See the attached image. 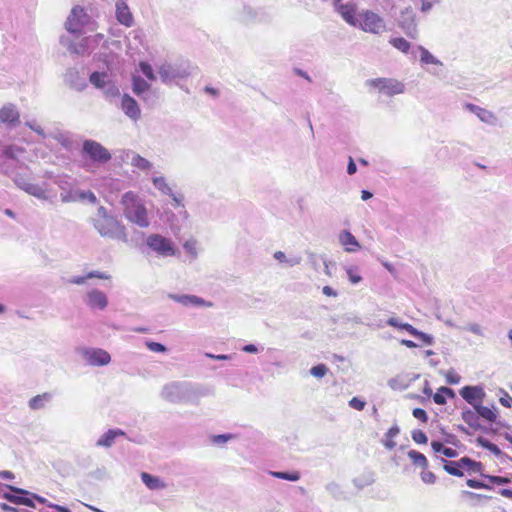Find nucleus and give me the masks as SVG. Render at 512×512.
I'll use <instances>...</instances> for the list:
<instances>
[{"instance_id": "nucleus-2", "label": "nucleus", "mask_w": 512, "mask_h": 512, "mask_svg": "<svg viewBox=\"0 0 512 512\" xmlns=\"http://www.w3.org/2000/svg\"><path fill=\"white\" fill-rule=\"evenodd\" d=\"M90 223L102 237L127 241L125 226L104 206L98 207Z\"/></svg>"}, {"instance_id": "nucleus-61", "label": "nucleus", "mask_w": 512, "mask_h": 512, "mask_svg": "<svg viewBox=\"0 0 512 512\" xmlns=\"http://www.w3.org/2000/svg\"><path fill=\"white\" fill-rule=\"evenodd\" d=\"M499 393H500V397H499L500 404L506 408H510L512 406V397L503 389H500Z\"/></svg>"}, {"instance_id": "nucleus-44", "label": "nucleus", "mask_w": 512, "mask_h": 512, "mask_svg": "<svg viewBox=\"0 0 512 512\" xmlns=\"http://www.w3.org/2000/svg\"><path fill=\"white\" fill-rule=\"evenodd\" d=\"M154 187L164 195H172V189L168 185L163 176H155L152 178Z\"/></svg>"}, {"instance_id": "nucleus-48", "label": "nucleus", "mask_w": 512, "mask_h": 512, "mask_svg": "<svg viewBox=\"0 0 512 512\" xmlns=\"http://www.w3.org/2000/svg\"><path fill=\"white\" fill-rule=\"evenodd\" d=\"M410 335L416 337L426 345H432L434 343V337L432 335L424 333L415 327H413Z\"/></svg>"}, {"instance_id": "nucleus-54", "label": "nucleus", "mask_w": 512, "mask_h": 512, "mask_svg": "<svg viewBox=\"0 0 512 512\" xmlns=\"http://www.w3.org/2000/svg\"><path fill=\"white\" fill-rule=\"evenodd\" d=\"M141 72L151 81L156 79L152 66L148 62H140L139 64Z\"/></svg>"}, {"instance_id": "nucleus-43", "label": "nucleus", "mask_w": 512, "mask_h": 512, "mask_svg": "<svg viewBox=\"0 0 512 512\" xmlns=\"http://www.w3.org/2000/svg\"><path fill=\"white\" fill-rule=\"evenodd\" d=\"M460 463L463 464V468H466L470 473H480L482 472L483 465L481 462H476L469 457H462L460 459Z\"/></svg>"}, {"instance_id": "nucleus-21", "label": "nucleus", "mask_w": 512, "mask_h": 512, "mask_svg": "<svg viewBox=\"0 0 512 512\" xmlns=\"http://www.w3.org/2000/svg\"><path fill=\"white\" fill-rule=\"evenodd\" d=\"M20 113L12 103L5 104L0 109V122L15 126L19 122Z\"/></svg>"}, {"instance_id": "nucleus-42", "label": "nucleus", "mask_w": 512, "mask_h": 512, "mask_svg": "<svg viewBox=\"0 0 512 512\" xmlns=\"http://www.w3.org/2000/svg\"><path fill=\"white\" fill-rule=\"evenodd\" d=\"M389 44L404 54H407L411 48L410 42L403 37H392L389 40Z\"/></svg>"}, {"instance_id": "nucleus-11", "label": "nucleus", "mask_w": 512, "mask_h": 512, "mask_svg": "<svg viewBox=\"0 0 512 512\" xmlns=\"http://www.w3.org/2000/svg\"><path fill=\"white\" fill-rule=\"evenodd\" d=\"M81 355L92 366H105L110 363V354L101 348H83Z\"/></svg>"}, {"instance_id": "nucleus-5", "label": "nucleus", "mask_w": 512, "mask_h": 512, "mask_svg": "<svg viewBox=\"0 0 512 512\" xmlns=\"http://www.w3.org/2000/svg\"><path fill=\"white\" fill-rule=\"evenodd\" d=\"M366 86L376 89L380 94L385 96H395L404 93L405 85L401 81L394 78H375L368 79Z\"/></svg>"}, {"instance_id": "nucleus-34", "label": "nucleus", "mask_w": 512, "mask_h": 512, "mask_svg": "<svg viewBox=\"0 0 512 512\" xmlns=\"http://www.w3.org/2000/svg\"><path fill=\"white\" fill-rule=\"evenodd\" d=\"M64 41H65L64 38H62L61 42L64 45H66V43ZM67 49L71 53L76 54V55H84V54H89L91 52V50L89 49L88 45L86 44L85 38H83L78 43H74V42L67 43Z\"/></svg>"}, {"instance_id": "nucleus-18", "label": "nucleus", "mask_w": 512, "mask_h": 512, "mask_svg": "<svg viewBox=\"0 0 512 512\" xmlns=\"http://www.w3.org/2000/svg\"><path fill=\"white\" fill-rule=\"evenodd\" d=\"M168 298L185 306V307H190V306H197V307H200V306H206V307H211L212 306V303L211 302H207L205 301L203 298L199 297V296H196V295H189V294H172L170 293L168 295Z\"/></svg>"}, {"instance_id": "nucleus-22", "label": "nucleus", "mask_w": 512, "mask_h": 512, "mask_svg": "<svg viewBox=\"0 0 512 512\" xmlns=\"http://www.w3.org/2000/svg\"><path fill=\"white\" fill-rule=\"evenodd\" d=\"M338 240L344 250L349 253L356 252L361 247L359 241L348 230H342L338 235Z\"/></svg>"}, {"instance_id": "nucleus-60", "label": "nucleus", "mask_w": 512, "mask_h": 512, "mask_svg": "<svg viewBox=\"0 0 512 512\" xmlns=\"http://www.w3.org/2000/svg\"><path fill=\"white\" fill-rule=\"evenodd\" d=\"M482 476L485 477L486 479H488L489 482L492 484L506 485V484L510 483V479L507 477L495 476V475H483V474H482Z\"/></svg>"}, {"instance_id": "nucleus-4", "label": "nucleus", "mask_w": 512, "mask_h": 512, "mask_svg": "<svg viewBox=\"0 0 512 512\" xmlns=\"http://www.w3.org/2000/svg\"><path fill=\"white\" fill-rule=\"evenodd\" d=\"M192 73V66L188 62L162 63L158 66V74L161 81L172 84L180 79H185Z\"/></svg>"}, {"instance_id": "nucleus-30", "label": "nucleus", "mask_w": 512, "mask_h": 512, "mask_svg": "<svg viewBox=\"0 0 512 512\" xmlns=\"http://www.w3.org/2000/svg\"><path fill=\"white\" fill-rule=\"evenodd\" d=\"M110 275L104 272L100 271H91L88 272L86 275L83 276H73L71 279H69V282L76 285H82L84 284L88 279L91 278H99V279H110Z\"/></svg>"}, {"instance_id": "nucleus-38", "label": "nucleus", "mask_w": 512, "mask_h": 512, "mask_svg": "<svg viewBox=\"0 0 512 512\" xmlns=\"http://www.w3.org/2000/svg\"><path fill=\"white\" fill-rule=\"evenodd\" d=\"M150 89V84L139 76L132 78V90L137 96H141Z\"/></svg>"}, {"instance_id": "nucleus-56", "label": "nucleus", "mask_w": 512, "mask_h": 512, "mask_svg": "<svg viewBox=\"0 0 512 512\" xmlns=\"http://www.w3.org/2000/svg\"><path fill=\"white\" fill-rule=\"evenodd\" d=\"M145 345L152 352L164 353L167 351V347L159 342L148 340L145 342Z\"/></svg>"}, {"instance_id": "nucleus-39", "label": "nucleus", "mask_w": 512, "mask_h": 512, "mask_svg": "<svg viewBox=\"0 0 512 512\" xmlns=\"http://www.w3.org/2000/svg\"><path fill=\"white\" fill-rule=\"evenodd\" d=\"M29 195H32L40 200H47L48 199V193L44 186L31 183L30 186L27 187V191Z\"/></svg>"}, {"instance_id": "nucleus-63", "label": "nucleus", "mask_w": 512, "mask_h": 512, "mask_svg": "<svg viewBox=\"0 0 512 512\" xmlns=\"http://www.w3.org/2000/svg\"><path fill=\"white\" fill-rule=\"evenodd\" d=\"M13 181L17 187L24 190L25 192L27 191V187L30 186V184H31V182H29L25 177L20 176V175H16L13 178Z\"/></svg>"}, {"instance_id": "nucleus-6", "label": "nucleus", "mask_w": 512, "mask_h": 512, "mask_svg": "<svg viewBox=\"0 0 512 512\" xmlns=\"http://www.w3.org/2000/svg\"><path fill=\"white\" fill-rule=\"evenodd\" d=\"M358 21L359 24H356V28H360L364 32L381 34L386 31L384 19L371 10H365L359 13Z\"/></svg>"}, {"instance_id": "nucleus-9", "label": "nucleus", "mask_w": 512, "mask_h": 512, "mask_svg": "<svg viewBox=\"0 0 512 512\" xmlns=\"http://www.w3.org/2000/svg\"><path fill=\"white\" fill-rule=\"evenodd\" d=\"M397 24L407 37L411 39H416L418 37L416 14L412 7H406L401 10L397 19Z\"/></svg>"}, {"instance_id": "nucleus-23", "label": "nucleus", "mask_w": 512, "mask_h": 512, "mask_svg": "<svg viewBox=\"0 0 512 512\" xmlns=\"http://www.w3.org/2000/svg\"><path fill=\"white\" fill-rule=\"evenodd\" d=\"M465 109L475 114L484 123L494 124L496 121V117L491 111L480 106H477L475 104L466 103Z\"/></svg>"}, {"instance_id": "nucleus-27", "label": "nucleus", "mask_w": 512, "mask_h": 512, "mask_svg": "<svg viewBox=\"0 0 512 512\" xmlns=\"http://www.w3.org/2000/svg\"><path fill=\"white\" fill-rule=\"evenodd\" d=\"M141 480L150 490H161L167 487V484L160 477L147 472L141 473Z\"/></svg>"}, {"instance_id": "nucleus-1", "label": "nucleus", "mask_w": 512, "mask_h": 512, "mask_svg": "<svg viewBox=\"0 0 512 512\" xmlns=\"http://www.w3.org/2000/svg\"><path fill=\"white\" fill-rule=\"evenodd\" d=\"M210 394L208 388L195 386L186 381H174L163 386L161 397L170 403L198 404L201 397Z\"/></svg>"}, {"instance_id": "nucleus-20", "label": "nucleus", "mask_w": 512, "mask_h": 512, "mask_svg": "<svg viewBox=\"0 0 512 512\" xmlns=\"http://www.w3.org/2000/svg\"><path fill=\"white\" fill-rule=\"evenodd\" d=\"M125 435L126 433L119 428L109 429L98 438L95 446L108 449L114 445L115 440L118 437H123Z\"/></svg>"}, {"instance_id": "nucleus-62", "label": "nucleus", "mask_w": 512, "mask_h": 512, "mask_svg": "<svg viewBox=\"0 0 512 512\" xmlns=\"http://www.w3.org/2000/svg\"><path fill=\"white\" fill-rule=\"evenodd\" d=\"M25 125L29 127L32 131L37 133L39 136L45 138L46 135L43 128L35 120L26 121Z\"/></svg>"}, {"instance_id": "nucleus-37", "label": "nucleus", "mask_w": 512, "mask_h": 512, "mask_svg": "<svg viewBox=\"0 0 512 512\" xmlns=\"http://www.w3.org/2000/svg\"><path fill=\"white\" fill-rule=\"evenodd\" d=\"M131 165L144 172L150 171L153 167V164L149 160L139 154H133L131 157Z\"/></svg>"}, {"instance_id": "nucleus-19", "label": "nucleus", "mask_w": 512, "mask_h": 512, "mask_svg": "<svg viewBox=\"0 0 512 512\" xmlns=\"http://www.w3.org/2000/svg\"><path fill=\"white\" fill-rule=\"evenodd\" d=\"M86 304L91 309L104 310L108 306V298L101 290L92 289L87 293Z\"/></svg>"}, {"instance_id": "nucleus-51", "label": "nucleus", "mask_w": 512, "mask_h": 512, "mask_svg": "<svg viewBox=\"0 0 512 512\" xmlns=\"http://www.w3.org/2000/svg\"><path fill=\"white\" fill-rule=\"evenodd\" d=\"M56 140L67 150H72L74 148L75 143L72 140V138L67 134L60 133L56 137Z\"/></svg>"}, {"instance_id": "nucleus-41", "label": "nucleus", "mask_w": 512, "mask_h": 512, "mask_svg": "<svg viewBox=\"0 0 512 512\" xmlns=\"http://www.w3.org/2000/svg\"><path fill=\"white\" fill-rule=\"evenodd\" d=\"M408 457L416 467L425 469L428 466V460L426 456L416 450H410L408 452Z\"/></svg>"}, {"instance_id": "nucleus-25", "label": "nucleus", "mask_w": 512, "mask_h": 512, "mask_svg": "<svg viewBox=\"0 0 512 512\" xmlns=\"http://www.w3.org/2000/svg\"><path fill=\"white\" fill-rule=\"evenodd\" d=\"M85 40H86V44L88 45V47L91 51L94 50L98 46H101L102 48L107 50V49H109L110 44L111 45L119 44V42L115 41V40H112V41L106 40L104 35L101 33H97L95 35L85 37Z\"/></svg>"}, {"instance_id": "nucleus-24", "label": "nucleus", "mask_w": 512, "mask_h": 512, "mask_svg": "<svg viewBox=\"0 0 512 512\" xmlns=\"http://www.w3.org/2000/svg\"><path fill=\"white\" fill-rule=\"evenodd\" d=\"M461 418L470 428L486 431V428L480 424L479 416L474 409L464 407L461 412Z\"/></svg>"}, {"instance_id": "nucleus-52", "label": "nucleus", "mask_w": 512, "mask_h": 512, "mask_svg": "<svg viewBox=\"0 0 512 512\" xmlns=\"http://www.w3.org/2000/svg\"><path fill=\"white\" fill-rule=\"evenodd\" d=\"M60 199L63 203L77 202V190L67 189L61 192Z\"/></svg>"}, {"instance_id": "nucleus-35", "label": "nucleus", "mask_w": 512, "mask_h": 512, "mask_svg": "<svg viewBox=\"0 0 512 512\" xmlns=\"http://www.w3.org/2000/svg\"><path fill=\"white\" fill-rule=\"evenodd\" d=\"M417 49L420 52V61L422 64L443 66V63L436 58L428 49L423 46H418Z\"/></svg>"}, {"instance_id": "nucleus-13", "label": "nucleus", "mask_w": 512, "mask_h": 512, "mask_svg": "<svg viewBox=\"0 0 512 512\" xmlns=\"http://www.w3.org/2000/svg\"><path fill=\"white\" fill-rule=\"evenodd\" d=\"M335 10L340 14L343 20L349 25L356 27L359 24V13H357V6L354 3H341V1L334 0Z\"/></svg>"}, {"instance_id": "nucleus-31", "label": "nucleus", "mask_w": 512, "mask_h": 512, "mask_svg": "<svg viewBox=\"0 0 512 512\" xmlns=\"http://www.w3.org/2000/svg\"><path fill=\"white\" fill-rule=\"evenodd\" d=\"M53 396L49 392L36 395L29 400V408L32 410H40L45 407L46 403L52 400Z\"/></svg>"}, {"instance_id": "nucleus-46", "label": "nucleus", "mask_w": 512, "mask_h": 512, "mask_svg": "<svg viewBox=\"0 0 512 512\" xmlns=\"http://www.w3.org/2000/svg\"><path fill=\"white\" fill-rule=\"evenodd\" d=\"M386 324L391 326V327H394V328H397L399 330H404L406 332H408L409 334H411V331L413 329L414 326H412L411 324L409 323H405V322H402L399 318L397 317H390L387 321H386Z\"/></svg>"}, {"instance_id": "nucleus-45", "label": "nucleus", "mask_w": 512, "mask_h": 512, "mask_svg": "<svg viewBox=\"0 0 512 512\" xmlns=\"http://www.w3.org/2000/svg\"><path fill=\"white\" fill-rule=\"evenodd\" d=\"M270 474L278 479L296 482L300 479V473L298 471H272Z\"/></svg>"}, {"instance_id": "nucleus-10", "label": "nucleus", "mask_w": 512, "mask_h": 512, "mask_svg": "<svg viewBox=\"0 0 512 512\" xmlns=\"http://www.w3.org/2000/svg\"><path fill=\"white\" fill-rule=\"evenodd\" d=\"M88 15L80 6H75L67 18L65 27L69 33L81 34L83 27L88 22Z\"/></svg>"}, {"instance_id": "nucleus-47", "label": "nucleus", "mask_w": 512, "mask_h": 512, "mask_svg": "<svg viewBox=\"0 0 512 512\" xmlns=\"http://www.w3.org/2000/svg\"><path fill=\"white\" fill-rule=\"evenodd\" d=\"M183 248L192 259H196L198 257V242L195 239L185 241Z\"/></svg>"}, {"instance_id": "nucleus-3", "label": "nucleus", "mask_w": 512, "mask_h": 512, "mask_svg": "<svg viewBox=\"0 0 512 512\" xmlns=\"http://www.w3.org/2000/svg\"><path fill=\"white\" fill-rule=\"evenodd\" d=\"M121 204L123 205V214L132 224L140 228L150 226V218L144 201L134 192L128 191L122 195Z\"/></svg>"}, {"instance_id": "nucleus-57", "label": "nucleus", "mask_w": 512, "mask_h": 512, "mask_svg": "<svg viewBox=\"0 0 512 512\" xmlns=\"http://www.w3.org/2000/svg\"><path fill=\"white\" fill-rule=\"evenodd\" d=\"M411 436L413 441L417 444H426L428 442V437L422 430H413Z\"/></svg>"}, {"instance_id": "nucleus-58", "label": "nucleus", "mask_w": 512, "mask_h": 512, "mask_svg": "<svg viewBox=\"0 0 512 512\" xmlns=\"http://www.w3.org/2000/svg\"><path fill=\"white\" fill-rule=\"evenodd\" d=\"M346 273H347L349 281L352 284H358L359 282H361L362 277L358 274L357 268H355V267H348L346 269Z\"/></svg>"}, {"instance_id": "nucleus-36", "label": "nucleus", "mask_w": 512, "mask_h": 512, "mask_svg": "<svg viewBox=\"0 0 512 512\" xmlns=\"http://www.w3.org/2000/svg\"><path fill=\"white\" fill-rule=\"evenodd\" d=\"M443 463H444V470L450 474V475H453V476H457V477H462L464 474H463V464L460 463V460L458 461H449V460H445V459H442Z\"/></svg>"}, {"instance_id": "nucleus-50", "label": "nucleus", "mask_w": 512, "mask_h": 512, "mask_svg": "<svg viewBox=\"0 0 512 512\" xmlns=\"http://www.w3.org/2000/svg\"><path fill=\"white\" fill-rule=\"evenodd\" d=\"M274 258L277 259L280 262H286L291 267L299 264L300 261H301V258H299V257L287 259L285 253L282 252V251L275 252Z\"/></svg>"}, {"instance_id": "nucleus-53", "label": "nucleus", "mask_w": 512, "mask_h": 512, "mask_svg": "<svg viewBox=\"0 0 512 512\" xmlns=\"http://www.w3.org/2000/svg\"><path fill=\"white\" fill-rule=\"evenodd\" d=\"M234 438H235L234 434H230V433L218 434V435H213L211 437V441L215 445H222V444H225L226 442H228L229 440H232Z\"/></svg>"}, {"instance_id": "nucleus-12", "label": "nucleus", "mask_w": 512, "mask_h": 512, "mask_svg": "<svg viewBox=\"0 0 512 512\" xmlns=\"http://www.w3.org/2000/svg\"><path fill=\"white\" fill-rule=\"evenodd\" d=\"M242 20L247 24L269 23L272 20V15L265 8L245 6L242 12Z\"/></svg>"}, {"instance_id": "nucleus-15", "label": "nucleus", "mask_w": 512, "mask_h": 512, "mask_svg": "<svg viewBox=\"0 0 512 512\" xmlns=\"http://www.w3.org/2000/svg\"><path fill=\"white\" fill-rule=\"evenodd\" d=\"M24 492L25 493H15V492L10 493V492H8V494L4 495V499H6L7 501H9L11 503L25 505L28 507H34V503H33L32 499H36L40 503L44 502V498H42L36 494H31L26 490H24Z\"/></svg>"}, {"instance_id": "nucleus-16", "label": "nucleus", "mask_w": 512, "mask_h": 512, "mask_svg": "<svg viewBox=\"0 0 512 512\" xmlns=\"http://www.w3.org/2000/svg\"><path fill=\"white\" fill-rule=\"evenodd\" d=\"M123 113L132 121L136 122L140 119L141 110L137 101L128 94H124L120 104Z\"/></svg>"}, {"instance_id": "nucleus-33", "label": "nucleus", "mask_w": 512, "mask_h": 512, "mask_svg": "<svg viewBox=\"0 0 512 512\" xmlns=\"http://www.w3.org/2000/svg\"><path fill=\"white\" fill-rule=\"evenodd\" d=\"M400 433V428L395 422L393 426L385 433V438L382 440V444L388 450H393L396 446V442L393 440Z\"/></svg>"}, {"instance_id": "nucleus-8", "label": "nucleus", "mask_w": 512, "mask_h": 512, "mask_svg": "<svg viewBox=\"0 0 512 512\" xmlns=\"http://www.w3.org/2000/svg\"><path fill=\"white\" fill-rule=\"evenodd\" d=\"M82 154L96 163H106L111 159L110 152L102 144L90 139L83 142Z\"/></svg>"}, {"instance_id": "nucleus-14", "label": "nucleus", "mask_w": 512, "mask_h": 512, "mask_svg": "<svg viewBox=\"0 0 512 512\" xmlns=\"http://www.w3.org/2000/svg\"><path fill=\"white\" fill-rule=\"evenodd\" d=\"M459 394L469 405L472 406V408H475V406L483 403V400L486 396L483 387L479 385L464 386L459 390Z\"/></svg>"}, {"instance_id": "nucleus-59", "label": "nucleus", "mask_w": 512, "mask_h": 512, "mask_svg": "<svg viewBox=\"0 0 512 512\" xmlns=\"http://www.w3.org/2000/svg\"><path fill=\"white\" fill-rule=\"evenodd\" d=\"M104 90V94L108 97V98H113V97H116L120 94V91L118 89V87L112 83L111 81H109L106 85V87L103 89Z\"/></svg>"}, {"instance_id": "nucleus-26", "label": "nucleus", "mask_w": 512, "mask_h": 512, "mask_svg": "<svg viewBox=\"0 0 512 512\" xmlns=\"http://www.w3.org/2000/svg\"><path fill=\"white\" fill-rule=\"evenodd\" d=\"M65 81L70 85L71 88L81 91L86 87V82L80 77L79 72L76 69H69L65 74Z\"/></svg>"}, {"instance_id": "nucleus-49", "label": "nucleus", "mask_w": 512, "mask_h": 512, "mask_svg": "<svg viewBox=\"0 0 512 512\" xmlns=\"http://www.w3.org/2000/svg\"><path fill=\"white\" fill-rule=\"evenodd\" d=\"M77 201H88L91 204H96L97 197L91 190H77Z\"/></svg>"}, {"instance_id": "nucleus-7", "label": "nucleus", "mask_w": 512, "mask_h": 512, "mask_svg": "<svg viewBox=\"0 0 512 512\" xmlns=\"http://www.w3.org/2000/svg\"><path fill=\"white\" fill-rule=\"evenodd\" d=\"M147 247L160 257L175 256L177 249L173 241L161 234H150L146 238Z\"/></svg>"}, {"instance_id": "nucleus-28", "label": "nucleus", "mask_w": 512, "mask_h": 512, "mask_svg": "<svg viewBox=\"0 0 512 512\" xmlns=\"http://www.w3.org/2000/svg\"><path fill=\"white\" fill-rule=\"evenodd\" d=\"M89 81L94 87L104 89L110 81V77L107 71H94L90 74Z\"/></svg>"}, {"instance_id": "nucleus-17", "label": "nucleus", "mask_w": 512, "mask_h": 512, "mask_svg": "<svg viewBox=\"0 0 512 512\" xmlns=\"http://www.w3.org/2000/svg\"><path fill=\"white\" fill-rule=\"evenodd\" d=\"M115 17L121 25L131 27L134 23V17L126 0H117L115 3Z\"/></svg>"}, {"instance_id": "nucleus-32", "label": "nucleus", "mask_w": 512, "mask_h": 512, "mask_svg": "<svg viewBox=\"0 0 512 512\" xmlns=\"http://www.w3.org/2000/svg\"><path fill=\"white\" fill-rule=\"evenodd\" d=\"M478 416L479 419L482 418L483 420L487 421L488 423H493L497 419V411L495 408H489L487 406H483L482 403L475 406L473 408Z\"/></svg>"}, {"instance_id": "nucleus-40", "label": "nucleus", "mask_w": 512, "mask_h": 512, "mask_svg": "<svg viewBox=\"0 0 512 512\" xmlns=\"http://www.w3.org/2000/svg\"><path fill=\"white\" fill-rule=\"evenodd\" d=\"M431 447L435 453H442L444 456H446L448 458H455L458 455V452L455 449L445 447L439 441H432Z\"/></svg>"}, {"instance_id": "nucleus-64", "label": "nucleus", "mask_w": 512, "mask_h": 512, "mask_svg": "<svg viewBox=\"0 0 512 512\" xmlns=\"http://www.w3.org/2000/svg\"><path fill=\"white\" fill-rule=\"evenodd\" d=\"M445 377H446L447 383H449L451 385L458 384L461 381V376L458 373H456L454 370H449L446 373Z\"/></svg>"}, {"instance_id": "nucleus-29", "label": "nucleus", "mask_w": 512, "mask_h": 512, "mask_svg": "<svg viewBox=\"0 0 512 512\" xmlns=\"http://www.w3.org/2000/svg\"><path fill=\"white\" fill-rule=\"evenodd\" d=\"M476 443L478 446L489 450L495 457L499 459L506 456V454L496 444L490 442L483 436H478L476 438Z\"/></svg>"}, {"instance_id": "nucleus-55", "label": "nucleus", "mask_w": 512, "mask_h": 512, "mask_svg": "<svg viewBox=\"0 0 512 512\" xmlns=\"http://www.w3.org/2000/svg\"><path fill=\"white\" fill-rule=\"evenodd\" d=\"M328 372V367L325 364H318L310 369V374L316 378L324 377Z\"/></svg>"}]
</instances>
